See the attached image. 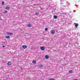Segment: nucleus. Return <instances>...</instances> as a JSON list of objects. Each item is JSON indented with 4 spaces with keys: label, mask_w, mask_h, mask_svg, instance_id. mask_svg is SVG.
Returning <instances> with one entry per match:
<instances>
[{
    "label": "nucleus",
    "mask_w": 80,
    "mask_h": 80,
    "mask_svg": "<svg viewBox=\"0 0 80 80\" xmlns=\"http://www.w3.org/2000/svg\"><path fill=\"white\" fill-rule=\"evenodd\" d=\"M40 48L42 50H45V47H41Z\"/></svg>",
    "instance_id": "obj_1"
},
{
    "label": "nucleus",
    "mask_w": 80,
    "mask_h": 80,
    "mask_svg": "<svg viewBox=\"0 0 80 80\" xmlns=\"http://www.w3.org/2000/svg\"><path fill=\"white\" fill-rule=\"evenodd\" d=\"M51 33L52 34H54L55 33V31L53 30H52L51 31Z\"/></svg>",
    "instance_id": "obj_2"
},
{
    "label": "nucleus",
    "mask_w": 80,
    "mask_h": 80,
    "mask_svg": "<svg viewBox=\"0 0 80 80\" xmlns=\"http://www.w3.org/2000/svg\"><path fill=\"white\" fill-rule=\"evenodd\" d=\"M78 24L77 23H75V27L76 28H78Z\"/></svg>",
    "instance_id": "obj_3"
},
{
    "label": "nucleus",
    "mask_w": 80,
    "mask_h": 80,
    "mask_svg": "<svg viewBox=\"0 0 80 80\" xmlns=\"http://www.w3.org/2000/svg\"><path fill=\"white\" fill-rule=\"evenodd\" d=\"M27 27H32V24H28L27 25Z\"/></svg>",
    "instance_id": "obj_4"
},
{
    "label": "nucleus",
    "mask_w": 80,
    "mask_h": 80,
    "mask_svg": "<svg viewBox=\"0 0 80 80\" xmlns=\"http://www.w3.org/2000/svg\"><path fill=\"white\" fill-rule=\"evenodd\" d=\"M45 57L46 59H48L49 58V57L47 55L45 56Z\"/></svg>",
    "instance_id": "obj_5"
},
{
    "label": "nucleus",
    "mask_w": 80,
    "mask_h": 80,
    "mask_svg": "<svg viewBox=\"0 0 80 80\" xmlns=\"http://www.w3.org/2000/svg\"><path fill=\"white\" fill-rule=\"evenodd\" d=\"M27 47V46L26 45H24L22 46V48H24V49H25V48H26Z\"/></svg>",
    "instance_id": "obj_6"
},
{
    "label": "nucleus",
    "mask_w": 80,
    "mask_h": 80,
    "mask_svg": "<svg viewBox=\"0 0 80 80\" xmlns=\"http://www.w3.org/2000/svg\"><path fill=\"white\" fill-rule=\"evenodd\" d=\"M7 65H10L11 64H12V62H9L8 63H7Z\"/></svg>",
    "instance_id": "obj_7"
},
{
    "label": "nucleus",
    "mask_w": 80,
    "mask_h": 80,
    "mask_svg": "<svg viewBox=\"0 0 80 80\" xmlns=\"http://www.w3.org/2000/svg\"><path fill=\"white\" fill-rule=\"evenodd\" d=\"M7 33L9 34V35H13V34L12 33H10V32H7Z\"/></svg>",
    "instance_id": "obj_8"
},
{
    "label": "nucleus",
    "mask_w": 80,
    "mask_h": 80,
    "mask_svg": "<svg viewBox=\"0 0 80 80\" xmlns=\"http://www.w3.org/2000/svg\"><path fill=\"white\" fill-rule=\"evenodd\" d=\"M32 62L33 63H34V64H35V63H36V61H35V60H33L32 61Z\"/></svg>",
    "instance_id": "obj_9"
},
{
    "label": "nucleus",
    "mask_w": 80,
    "mask_h": 80,
    "mask_svg": "<svg viewBox=\"0 0 80 80\" xmlns=\"http://www.w3.org/2000/svg\"><path fill=\"white\" fill-rule=\"evenodd\" d=\"M35 15H37V16H38L39 15V13H38V12H36Z\"/></svg>",
    "instance_id": "obj_10"
},
{
    "label": "nucleus",
    "mask_w": 80,
    "mask_h": 80,
    "mask_svg": "<svg viewBox=\"0 0 80 80\" xmlns=\"http://www.w3.org/2000/svg\"><path fill=\"white\" fill-rule=\"evenodd\" d=\"M53 18H55V19H57V16H53Z\"/></svg>",
    "instance_id": "obj_11"
},
{
    "label": "nucleus",
    "mask_w": 80,
    "mask_h": 80,
    "mask_svg": "<svg viewBox=\"0 0 80 80\" xmlns=\"http://www.w3.org/2000/svg\"><path fill=\"white\" fill-rule=\"evenodd\" d=\"M69 72L70 73H73V71L72 70H69Z\"/></svg>",
    "instance_id": "obj_12"
},
{
    "label": "nucleus",
    "mask_w": 80,
    "mask_h": 80,
    "mask_svg": "<svg viewBox=\"0 0 80 80\" xmlns=\"http://www.w3.org/2000/svg\"><path fill=\"white\" fill-rule=\"evenodd\" d=\"M10 9V7H6V10H9Z\"/></svg>",
    "instance_id": "obj_13"
},
{
    "label": "nucleus",
    "mask_w": 80,
    "mask_h": 80,
    "mask_svg": "<svg viewBox=\"0 0 80 80\" xmlns=\"http://www.w3.org/2000/svg\"><path fill=\"white\" fill-rule=\"evenodd\" d=\"M4 13H7V12H8L7 11V10H4Z\"/></svg>",
    "instance_id": "obj_14"
},
{
    "label": "nucleus",
    "mask_w": 80,
    "mask_h": 80,
    "mask_svg": "<svg viewBox=\"0 0 80 80\" xmlns=\"http://www.w3.org/2000/svg\"><path fill=\"white\" fill-rule=\"evenodd\" d=\"M5 38H8V39H9L10 38V37L8 36H6L5 37Z\"/></svg>",
    "instance_id": "obj_15"
},
{
    "label": "nucleus",
    "mask_w": 80,
    "mask_h": 80,
    "mask_svg": "<svg viewBox=\"0 0 80 80\" xmlns=\"http://www.w3.org/2000/svg\"><path fill=\"white\" fill-rule=\"evenodd\" d=\"M39 67H43V66L42 65H39Z\"/></svg>",
    "instance_id": "obj_16"
},
{
    "label": "nucleus",
    "mask_w": 80,
    "mask_h": 80,
    "mask_svg": "<svg viewBox=\"0 0 80 80\" xmlns=\"http://www.w3.org/2000/svg\"><path fill=\"white\" fill-rule=\"evenodd\" d=\"M48 29V28H45V31H47V30Z\"/></svg>",
    "instance_id": "obj_17"
},
{
    "label": "nucleus",
    "mask_w": 80,
    "mask_h": 80,
    "mask_svg": "<svg viewBox=\"0 0 80 80\" xmlns=\"http://www.w3.org/2000/svg\"><path fill=\"white\" fill-rule=\"evenodd\" d=\"M2 3V5H4V2L3 1Z\"/></svg>",
    "instance_id": "obj_18"
},
{
    "label": "nucleus",
    "mask_w": 80,
    "mask_h": 80,
    "mask_svg": "<svg viewBox=\"0 0 80 80\" xmlns=\"http://www.w3.org/2000/svg\"><path fill=\"white\" fill-rule=\"evenodd\" d=\"M50 80H55V79L53 78L50 79Z\"/></svg>",
    "instance_id": "obj_19"
},
{
    "label": "nucleus",
    "mask_w": 80,
    "mask_h": 80,
    "mask_svg": "<svg viewBox=\"0 0 80 80\" xmlns=\"http://www.w3.org/2000/svg\"><path fill=\"white\" fill-rule=\"evenodd\" d=\"M2 47H3V48H5V46H2Z\"/></svg>",
    "instance_id": "obj_20"
},
{
    "label": "nucleus",
    "mask_w": 80,
    "mask_h": 80,
    "mask_svg": "<svg viewBox=\"0 0 80 80\" xmlns=\"http://www.w3.org/2000/svg\"><path fill=\"white\" fill-rule=\"evenodd\" d=\"M67 5H70V4L68 3V4H67Z\"/></svg>",
    "instance_id": "obj_21"
},
{
    "label": "nucleus",
    "mask_w": 80,
    "mask_h": 80,
    "mask_svg": "<svg viewBox=\"0 0 80 80\" xmlns=\"http://www.w3.org/2000/svg\"><path fill=\"white\" fill-rule=\"evenodd\" d=\"M64 0H60L61 1H63Z\"/></svg>",
    "instance_id": "obj_22"
},
{
    "label": "nucleus",
    "mask_w": 80,
    "mask_h": 80,
    "mask_svg": "<svg viewBox=\"0 0 80 80\" xmlns=\"http://www.w3.org/2000/svg\"><path fill=\"white\" fill-rule=\"evenodd\" d=\"M77 80V79H75V80Z\"/></svg>",
    "instance_id": "obj_23"
}]
</instances>
